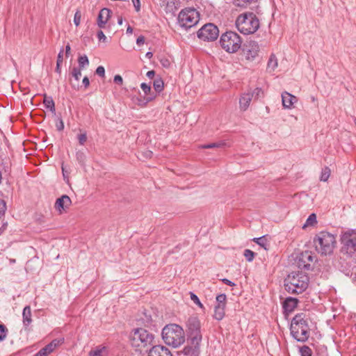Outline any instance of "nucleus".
<instances>
[{
  "label": "nucleus",
  "mask_w": 356,
  "mask_h": 356,
  "mask_svg": "<svg viewBox=\"0 0 356 356\" xmlns=\"http://www.w3.org/2000/svg\"><path fill=\"white\" fill-rule=\"evenodd\" d=\"M23 323L24 326H29L32 321L31 310L29 306H26L22 312Z\"/></svg>",
  "instance_id": "23"
},
{
  "label": "nucleus",
  "mask_w": 356,
  "mask_h": 356,
  "mask_svg": "<svg viewBox=\"0 0 356 356\" xmlns=\"http://www.w3.org/2000/svg\"><path fill=\"white\" fill-rule=\"evenodd\" d=\"M145 42V38L143 35L139 36L136 40V44L139 46L143 44Z\"/></svg>",
  "instance_id": "53"
},
{
  "label": "nucleus",
  "mask_w": 356,
  "mask_h": 356,
  "mask_svg": "<svg viewBox=\"0 0 356 356\" xmlns=\"http://www.w3.org/2000/svg\"><path fill=\"white\" fill-rule=\"evenodd\" d=\"M76 159L79 161V163H83L86 156L85 154L81 152H77L76 154Z\"/></svg>",
  "instance_id": "47"
},
{
  "label": "nucleus",
  "mask_w": 356,
  "mask_h": 356,
  "mask_svg": "<svg viewBox=\"0 0 356 356\" xmlns=\"http://www.w3.org/2000/svg\"><path fill=\"white\" fill-rule=\"evenodd\" d=\"M83 84L84 86V87L86 88L89 86L90 85V81H89V79L87 77V76H85L83 79Z\"/></svg>",
  "instance_id": "55"
},
{
  "label": "nucleus",
  "mask_w": 356,
  "mask_h": 356,
  "mask_svg": "<svg viewBox=\"0 0 356 356\" xmlns=\"http://www.w3.org/2000/svg\"><path fill=\"white\" fill-rule=\"evenodd\" d=\"M64 341L63 339H54L51 343L47 344L43 348L49 354L52 353L56 347L61 345Z\"/></svg>",
  "instance_id": "22"
},
{
  "label": "nucleus",
  "mask_w": 356,
  "mask_h": 356,
  "mask_svg": "<svg viewBox=\"0 0 356 356\" xmlns=\"http://www.w3.org/2000/svg\"><path fill=\"white\" fill-rule=\"evenodd\" d=\"M79 66L80 69H83L86 66L89 65V60L87 56H81L78 59Z\"/></svg>",
  "instance_id": "32"
},
{
  "label": "nucleus",
  "mask_w": 356,
  "mask_h": 356,
  "mask_svg": "<svg viewBox=\"0 0 356 356\" xmlns=\"http://www.w3.org/2000/svg\"><path fill=\"white\" fill-rule=\"evenodd\" d=\"M95 72H96V74L97 75H99L101 77H104V76H105V70H104V67L103 66L97 67V68L96 69Z\"/></svg>",
  "instance_id": "44"
},
{
  "label": "nucleus",
  "mask_w": 356,
  "mask_h": 356,
  "mask_svg": "<svg viewBox=\"0 0 356 356\" xmlns=\"http://www.w3.org/2000/svg\"><path fill=\"white\" fill-rule=\"evenodd\" d=\"M146 75L149 79H152L155 75V72L154 70L148 71Z\"/></svg>",
  "instance_id": "57"
},
{
  "label": "nucleus",
  "mask_w": 356,
  "mask_h": 356,
  "mask_svg": "<svg viewBox=\"0 0 356 356\" xmlns=\"http://www.w3.org/2000/svg\"><path fill=\"white\" fill-rule=\"evenodd\" d=\"M133 33V29L129 26L127 29V33L131 34Z\"/></svg>",
  "instance_id": "60"
},
{
  "label": "nucleus",
  "mask_w": 356,
  "mask_h": 356,
  "mask_svg": "<svg viewBox=\"0 0 356 356\" xmlns=\"http://www.w3.org/2000/svg\"><path fill=\"white\" fill-rule=\"evenodd\" d=\"M221 47L228 53H236L241 47L242 40L238 34L234 31H227L220 38Z\"/></svg>",
  "instance_id": "6"
},
{
  "label": "nucleus",
  "mask_w": 356,
  "mask_h": 356,
  "mask_svg": "<svg viewBox=\"0 0 356 356\" xmlns=\"http://www.w3.org/2000/svg\"><path fill=\"white\" fill-rule=\"evenodd\" d=\"M154 89L156 92H161L164 86L163 80L161 78H157L154 81L153 83Z\"/></svg>",
  "instance_id": "29"
},
{
  "label": "nucleus",
  "mask_w": 356,
  "mask_h": 356,
  "mask_svg": "<svg viewBox=\"0 0 356 356\" xmlns=\"http://www.w3.org/2000/svg\"><path fill=\"white\" fill-rule=\"evenodd\" d=\"M63 50H60V51L58 53V57H57L56 71V72H58L59 74L61 72V70H60V65L63 63Z\"/></svg>",
  "instance_id": "35"
},
{
  "label": "nucleus",
  "mask_w": 356,
  "mask_h": 356,
  "mask_svg": "<svg viewBox=\"0 0 356 356\" xmlns=\"http://www.w3.org/2000/svg\"><path fill=\"white\" fill-rule=\"evenodd\" d=\"M282 102L284 108H291L298 102V98L285 91L282 93Z\"/></svg>",
  "instance_id": "15"
},
{
  "label": "nucleus",
  "mask_w": 356,
  "mask_h": 356,
  "mask_svg": "<svg viewBox=\"0 0 356 356\" xmlns=\"http://www.w3.org/2000/svg\"><path fill=\"white\" fill-rule=\"evenodd\" d=\"M81 70L80 68L74 67L72 71V75L75 80L79 81L81 76Z\"/></svg>",
  "instance_id": "39"
},
{
  "label": "nucleus",
  "mask_w": 356,
  "mask_h": 356,
  "mask_svg": "<svg viewBox=\"0 0 356 356\" xmlns=\"http://www.w3.org/2000/svg\"><path fill=\"white\" fill-rule=\"evenodd\" d=\"M118 24H120V25H122V18L121 17H118Z\"/></svg>",
  "instance_id": "61"
},
{
  "label": "nucleus",
  "mask_w": 356,
  "mask_h": 356,
  "mask_svg": "<svg viewBox=\"0 0 356 356\" xmlns=\"http://www.w3.org/2000/svg\"><path fill=\"white\" fill-rule=\"evenodd\" d=\"M191 299L194 302V303L197 305L200 308H203V305L200 301L198 297L193 293H191Z\"/></svg>",
  "instance_id": "43"
},
{
  "label": "nucleus",
  "mask_w": 356,
  "mask_h": 356,
  "mask_svg": "<svg viewBox=\"0 0 356 356\" xmlns=\"http://www.w3.org/2000/svg\"><path fill=\"white\" fill-rule=\"evenodd\" d=\"M258 239H259V238H254L253 239V241H254L255 243H257L258 244Z\"/></svg>",
  "instance_id": "64"
},
{
  "label": "nucleus",
  "mask_w": 356,
  "mask_h": 356,
  "mask_svg": "<svg viewBox=\"0 0 356 356\" xmlns=\"http://www.w3.org/2000/svg\"><path fill=\"white\" fill-rule=\"evenodd\" d=\"M177 19L180 26L189 29L197 24L200 15L195 8H186L181 10Z\"/></svg>",
  "instance_id": "8"
},
{
  "label": "nucleus",
  "mask_w": 356,
  "mask_h": 356,
  "mask_svg": "<svg viewBox=\"0 0 356 356\" xmlns=\"http://www.w3.org/2000/svg\"><path fill=\"white\" fill-rule=\"evenodd\" d=\"M110 14L111 10L108 8H103L100 10L97 18V25L99 28H105L106 24L110 18Z\"/></svg>",
  "instance_id": "17"
},
{
  "label": "nucleus",
  "mask_w": 356,
  "mask_h": 356,
  "mask_svg": "<svg viewBox=\"0 0 356 356\" xmlns=\"http://www.w3.org/2000/svg\"><path fill=\"white\" fill-rule=\"evenodd\" d=\"M259 44L254 41H251L247 45V49L245 51V58L248 60H254L259 54Z\"/></svg>",
  "instance_id": "13"
},
{
  "label": "nucleus",
  "mask_w": 356,
  "mask_h": 356,
  "mask_svg": "<svg viewBox=\"0 0 356 356\" xmlns=\"http://www.w3.org/2000/svg\"><path fill=\"white\" fill-rule=\"evenodd\" d=\"M143 154V156L146 159L151 158L152 156V152L149 150H147V151L144 152Z\"/></svg>",
  "instance_id": "56"
},
{
  "label": "nucleus",
  "mask_w": 356,
  "mask_h": 356,
  "mask_svg": "<svg viewBox=\"0 0 356 356\" xmlns=\"http://www.w3.org/2000/svg\"><path fill=\"white\" fill-rule=\"evenodd\" d=\"M154 335L143 328L136 329L131 335V345L136 348H145L152 343Z\"/></svg>",
  "instance_id": "9"
},
{
  "label": "nucleus",
  "mask_w": 356,
  "mask_h": 356,
  "mask_svg": "<svg viewBox=\"0 0 356 356\" xmlns=\"http://www.w3.org/2000/svg\"><path fill=\"white\" fill-rule=\"evenodd\" d=\"M148 356H172V355L166 347L154 346L150 349Z\"/></svg>",
  "instance_id": "16"
},
{
  "label": "nucleus",
  "mask_w": 356,
  "mask_h": 356,
  "mask_svg": "<svg viewBox=\"0 0 356 356\" xmlns=\"http://www.w3.org/2000/svg\"><path fill=\"white\" fill-rule=\"evenodd\" d=\"M341 252L349 257L356 255V231L348 230L341 236Z\"/></svg>",
  "instance_id": "7"
},
{
  "label": "nucleus",
  "mask_w": 356,
  "mask_h": 356,
  "mask_svg": "<svg viewBox=\"0 0 356 356\" xmlns=\"http://www.w3.org/2000/svg\"><path fill=\"white\" fill-rule=\"evenodd\" d=\"M43 103L47 108L49 109L52 113H55V104L52 97L44 95Z\"/></svg>",
  "instance_id": "25"
},
{
  "label": "nucleus",
  "mask_w": 356,
  "mask_h": 356,
  "mask_svg": "<svg viewBox=\"0 0 356 356\" xmlns=\"http://www.w3.org/2000/svg\"><path fill=\"white\" fill-rule=\"evenodd\" d=\"M140 88L145 95L144 98V100L145 101V104H146L147 102H152L156 97V94L152 92L150 85L145 83H142Z\"/></svg>",
  "instance_id": "19"
},
{
  "label": "nucleus",
  "mask_w": 356,
  "mask_h": 356,
  "mask_svg": "<svg viewBox=\"0 0 356 356\" xmlns=\"http://www.w3.org/2000/svg\"><path fill=\"white\" fill-rule=\"evenodd\" d=\"M314 243L318 253L325 256L330 255L336 246V238L329 232H321L315 236Z\"/></svg>",
  "instance_id": "4"
},
{
  "label": "nucleus",
  "mask_w": 356,
  "mask_h": 356,
  "mask_svg": "<svg viewBox=\"0 0 356 356\" xmlns=\"http://www.w3.org/2000/svg\"><path fill=\"white\" fill-rule=\"evenodd\" d=\"M236 26L241 33L249 35L258 30L259 21L254 13H244L238 16Z\"/></svg>",
  "instance_id": "5"
},
{
  "label": "nucleus",
  "mask_w": 356,
  "mask_h": 356,
  "mask_svg": "<svg viewBox=\"0 0 356 356\" xmlns=\"http://www.w3.org/2000/svg\"><path fill=\"white\" fill-rule=\"evenodd\" d=\"M77 139L79 140V143L81 145H83L88 139L86 133L83 132V133H81L80 134H79L77 136Z\"/></svg>",
  "instance_id": "40"
},
{
  "label": "nucleus",
  "mask_w": 356,
  "mask_h": 356,
  "mask_svg": "<svg viewBox=\"0 0 356 356\" xmlns=\"http://www.w3.org/2000/svg\"><path fill=\"white\" fill-rule=\"evenodd\" d=\"M136 12H139L140 10V0H131Z\"/></svg>",
  "instance_id": "50"
},
{
  "label": "nucleus",
  "mask_w": 356,
  "mask_h": 356,
  "mask_svg": "<svg viewBox=\"0 0 356 356\" xmlns=\"http://www.w3.org/2000/svg\"><path fill=\"white\" fill-rule=\"evenodd\" d=\"M106 352V347H97L89 353L90 356H104Z\"/></svg>",
  "instance_id": "27"
},
{
  "label": "nucleus",
  "mask_w": 356,
  "mask_h": 356,
  "mask_svg": "<svg viewBox=\"0 0 356 356\" xmlns=\"http://www.w3.org/2000/svg\"><path fill=\"white\" fill-rule=\"evenodd\" d=\"M152 56H153V54L152 52H150V51L147 52L146 54H145V57L149 58V59L152 58Z\"/></svg>",
  "instance_id": "59"
},
{
  "label": "nucleus",
  "mask_w": 356,
  "mask_h": 356,
  "mask_svg": "<svg viewBox=\"0 0 356 356\" xmlns=\"http://www.w3.org/2000/svg\"><path fill=\"white\" fill-rule=\"evenodd\" d=\"M221 281H222L224 284H227V285H228V286H234L236 285L233 282H232V281H230L229 280L226 279V278H223V279H222V280H221Z\"/></svg>",
  "instance_id": "52"
},
{
  "label": "nucleus",
  "mask_w": 356,
  "mask_h": 356,
  "mask_svg": "<svg viewBox=\"0 0 356 356\" xmlns=\"http://www.w3.org/2000/svg\"><path fill=\"white\" fill-rule=\"evenodd\" d=\"M225 307L215 305L213 318L217 321H221L225 314Z\"/></svg>",
  "instance_id": "24"
},
{
  "label": "nucleus",
  "mask_w": 356,
  "mask_h": 356,
  "mask_svg": "<svg viewBox=\"0 0 356 356\" xmlns=\"http://www.w3.org/2000/svg\"><path fill=\"white\" fill-rule=\"evenodd\" d=\"M258 245L261 247L264 248L265 250H267L268 248V239L266 238V236H263L261 237H259L258 239Z\"/></svg>",
  "instance_id": "34"
},
{
  "label": "nucleus",
  "mask_w": 356,
  "mask_h": 356,
  "mask_svg": "<svg viewBox=\"0 0 356 356\" xmlns=\"http://www.w3.org/2000/svg\"><path fill=\"white\" fill-rule=\"evenodd\" d=\"M290 330L292 337L298 341L305 342L308 339L309 327L305 314H298L293 318Z\"/></svg>",
  "instance_id": "3"
},
{
  "label": "nucleus",
  "mask_w": 356,
  "mask_h": 356,
  "mask_svg": "<svg viewBox=\"0 0 356 356\" xmlns=\"http://www.w3.org/2000/svg\"><path fill=\"white\" fill-rule=\"evenodd\" d=\"M168 60H165L164 62L162 63V65L164 66V67H167L168 65Z\"/></svg>",
  "instance_id": "62"
},
{
  "label": "nucleus",
  "mask_w": 356,
  "mask_h": 356,
  "mask_svg": "<svg viewBox=\"0 0 356 356\" xmlns=\"http://www.w3.org/2000/svg\"><path fill=\"white\" fill-rule=\"evenodd\" d=\"M243 255L247 259V261H252L254 257L255 254L252 250L246 249L244 251Z\"/></svg>",
  "instance_id": "37"
},
{
  "label": "nucleus",
  "mask_w": 356,
  "mask_h": 356,
  "mask_svg": "<svg viewBox=\"0 0 356 356\" xmlns=\"http://www.w3.org/2000/svg\"><path fill=\"white\" fill-rule=\"evenodd\" d=\"M56 127L58 131H62L64 129V124L61 119L59 120V122L56 124Z\"/></svg>",
  "instance_id": "54"
},
{
  "label": "nucleus",
  "mask_w": 356,
  "mask_h": 356,
  "mask_svg": "<svg viewBox=\"0 0 356 356\" xmlns=\"http://www.w3.org/2000/svg\"><path fill=\"white\" fill-rule=\"evenodd\" d=\"M7 332L8 329L3 324H0V341H3L6 338Z\"/></svg>",
  "instance_id": "36"
},
{
  "label": "nucleus",
  "mask_w": 356,
  "mask_h": 356,
  "mask_svg": "<svg viewBox=\"0 0 356 356\" xmlns=\"http://www.w3.org/2000/svg\"><path fill=\"white\" fill-rule=\"evenodd\" d=\"M250 94H254V98H258L260 97L261 94L263 93L262 90L261 88H255L253 91L252 92H249Z\"/></svg>",
  "instance_id": "46"
},
{
  "label": "nucleus",
  "mask_w": 356,
  "mask_h": 356,
  "mask_svg": "<svg viewBox=\"0 0 356 356\" xmlns=\"http://www.w3.org/2000/svg\"><path fill=\"white\" fill-rule=\"evenodd\" d=\"M10 264H14V263H15V259H10Z\"/></svg>",
  "instance_id": "63"
},
{
  "label": "nucleus",
  "mask_w": 356,
  "mask_h": 356,
  "mask_svg": "<svg viewBox=\"0 0 356 356\" xmlns=\"http://www.w3.org/2000/svg\"><path fill=\"white\" fill-rule=\"evenodd\" d=\"M70 45L68 44L66 45V47H65V54H66V56H68L69 54H70Z\"/></svg>",
  "instance_id": "58"
},
{
  "label": "nucleus",
  "mask_w": 356,
  "mask_h": 356,
  "mask_svg": "<svg viewBox=\"0 0 356 356\" xmlns=\"http://www.w3.org/2000/svg\"><path fill=\"white\" fill-rule=\"evenodd\" d=\"M162 339L164 342L173 348H178L185 341L183 328L175 323L166 325L162 330Z\"/></svg>",
  "instance_id": "2"
},
{
  "label": "nucleus",
  "mask_w": 356,
  "mask_h": 356,
  "mask_svg": "<svg viewBox=\"0 0 356 356\" xmlns=\"http://www.w3.org/2000/svg\"><path fill=\"white\" fill-rule=\"evenodd\" d=\"M314 260V257L309 252H305L301 254L298 261V267L309 270L310 268L311 262Z\"/></svg>",
  "instance_id": "14"
},
{
  "label": "nucleus",
  "mask_w": 356,
  "mask_h": 356,
  "mask_svg": "<svg viewBox=\"0 0 356 356\" xmlns=\"http://www.w3.org/2000/svg\"><path fill=\"white\" fill-rule=\"evenodd\" d=\"M97 35L99 41H102L104 42L106 41V37L105 36L102 31H99L97 32Z\"/></svg>",
  "instance_id": "48"
},
{
  "label": "nucleus",
  "mask_w": 356,
  "mask_h": 356,
  "mask_svg": "<svg viewBox=\"0 0 356 356\" xmlns=\"http://www.w3.org/2000/svg\"><path fill=\"white\" fill-rule=\"evenodd\" d=\"M6 209V206L5 202L3 200L0 199V217H1L4 214Z\"/></svg>",
  "instance_id": "45"
},
{
  "label": "nucleus",
  "mask_w": 356,
  "mask_h": 356,
  "mask_svg": "<svg viewBox=\"0 0 356 356\" xmlns=\"http://www.w3.org/2000/svg\"><path fill=\"white\" fill-rule=\"evenodd\" d=\"M298 300L295 298L289 297L286 298L283 304V308L286 312H291L297 307Z\"/></svg>",
  "instance_id": "21"
},
{
  "label": "nucleus",
  "mask_w": 356,
  "mask_h": 356,
  "mask_svg": "<svg viewBox=\"0 0 356 356\" xmlns=\"http://www.w3.org/2000/svg\"><path fill=\"white\" fill-rule=\"evenodd\" d=\"M187 327L193 346L195 348H199L202 339L199 319L195 316L190 317L187 321Z\"/></svg>",
  "instance_id": "10"
},
{
  "label": "nucleus",
  "mask_w": 356,
  "mask_h": 356,
  "mask_svg": "<svg viewBox=\"0 0 356 356\" xmlns=\"http://www.w3.org/2000/svg\"><path fill=\"white\" fill-rule=\"evenodd\" d=\"M302 356H312V350L307 346H304L300 348Z\"/></svg>",
  "instance_id": "41"
},
{
  "label": "nucleus",
  "mask_w": 356,
  "mask_h": 356,
  "mask_svg": "<svg viewBox=\"0 0 356 356\" xmlns=\"http://www.w3.org/2000/svg\"><path fill=\"white\" fill-rule=\"evenodd\" d=\"M219 31L213 24L204 25L198 31L197 37L204 41H213L217 39Z\"/></svg>",
  "instance_id": "11"
},
{
  "label": "nucleus",
  "mask_w": 356,
  "mask_h": 356,
  "mask_svg": "<svg viewBox=\"0 0 356 356\" xmlns=\"http://www.w3.org/2000/svg\"><path fill=\"white\" fill-rule=\"evenodd\" d=\"M161 7H164L166 12L173 13L178 9L179 0H159Z\"/></svg>",
  "instance_id": "18"
},
{
  "label": "nucleus",
  "mask_w": 356,
  "mask_h": 356,
  "mask_svg": "<svg viewBox=\"0 0 356 356\" xmlns=\"http://www.w3.org/2000/svg\"><path fill=\"white\" fill-rule=\"evenodd\" d=\"M308 285L309 277L301 271L292 272L284 280L285 289L290 293H302L307 289Z\"/></svg>",
  "instance_id": "1"
},
{
  "label": "nucleus",
  "mask_w": 356,
  "mask_h": 356,
  "mask_svg": "<svg viewBox=\"0 0 356 356\" xmlns=\"http://www.w3.org/2000/svg\"><path fill=\"white\" fill-rule=\"evenodd\" d=\"M277 59L274 54L270 55L268 61L267 69L268 71L272 72L277 67Z\"/></svg>",
  "instance_id": "26"
},
{
  "label": "nucleus",
  "mask_w": 356,
  "mask_h": 356,
  "mask_svg": "<svg viewBox=\"0 0 356 356\" xmlns=\"http://www.w3.org/2000/svg\"><path fill=\"white\" fill-rule=\"evenodd\" d=\"M253 97L254 94H250V92L243 93L239 99L240 108L243 111L247 110Z\"/></svg>",
  "instance_id": "20"
},
{
  "label": "nucleus",
  "mask_w": 356,
  "mask_h": 356,
  "mask_svg": "<svg viewBox=\"0 0 356 356\" xmlns=\"http://www.w3.org/2000/svg\"><path fill=\"white\" fill-rule=\"evenodd\" d=\"M81 11L80 10H77L75 14H74V24L78 26H79L80 24V22H81Z\"/></svg>",
  "instance_id": "42"
},
{
  "label": "nucleus",
  "mask_w": 356,
  "mask_h": 356,
  "mask_svg": "<svg viewBox=\"0 0 356 356\" xmlns=\"http://www.w3.org/2000/svg\"><path fill=\"white\" fill-rule=\"evenodd\" d=\"M72 204L71 199L67 195H63L58 198L55 202V209L62 213L66 209L69 208Z\"/></svg>",
  "instance_id": "12"
},
{
  "label": "nucleus",
  "mask_w": 356,
  "mask_h": 356,
  "mask_svg": "<svg viewBox=\"0 0 356 356\" xmlns=\"http://www.w3.org/2000/svg\"><path fill=\"white\" fill-rule=\"evenodd\" d=\"M216 305L221 307H225L226 306V301H227V296L225 294L222 293L219 294L216 296Z\"/></svg>",
  "instance_id": "31"
},
{
  "label": "nucleus",
  "mask_w": 356,
  "mask_h": 356,
  "mask_svg": "<svg viewBox=\"0 0 356 356\" xmlns=\"http://www.w3.org/2000/svg\"><path fill=\"white\" fill-rule=\"evenodd\" d=\"M113 81L115 83L120 85V86L122 85V83H123L122 77L119 74H117L114 76Z\"/></svg>",
  "instance_id": "49"
},
{
  "label": "nucleus",
  "mask_w": 356,
  "mask_h": 356,
  "mask_svg": "<svg viewBox=\"0 0 356 356\" xmlns=\"http://www.w3.org/2000/svg\"><path fill=\"white\" fill-rule=\"evenodd\" d=\"M330 174H331L330 169L327 166L324 167L321 171L320 180L321 181H327L330 176Z\"/></svg>",
  "instance_id": "30"
},
{
  "label": "nucleus",
  "mask_w": 356,
  "mask_h": 356,
  "mask_svg": "<svg viewBox=\"0 0 356 356\" xmlns=\"http://www.w3.org/2000/svg\"><path fill=\"white\" fill-rule=\"evenodd\" d=\"M225 145L224 143H213L208 145L201 146L202 148L210 149V148H218L221 147Z\"/></svg>",
  "instance_id": "38"
},
{
  "label": "nucleus",
  "mask_w": 356,
  "mask_h": 356,
  "mask_svg": "<svg viewBox=\"0 0 356 356\" xmlns=\"http://www.w3.org/2000/svg\"><path fill=\"white\" fill-rule=\"evenodd\" d=\"M49 353L42 348L34 356H47Z\"/></svg>",
  "instance_id": "51"
},
{
  "label": "nucleus",
  "mask_w": 356,
  "mask_h": 356,
  "mask_svg": "<svg viewBox=\"0 0 356 356\" xmlns=\"http://www.w3.org/2000/svg\"><path fill=\"white\" fill-rule=\"evenodd\" d=\"M316 223V216L315 213H312L307 218L305 223L302 226V229H305L309 226H314Z\"/></svg>",
  "instance_id": "28"
},
{
  "label": "nucleus",
  "mask_w": 356,
  "mask_h": 356,
  "mask_svg": "<svg viewBox=\"0 0 356 356\" xmlns=\"http://www.w3.org/2000/svg\"><path fill=\"white\" fill-rule=\"evenodd\" d=\"M258 0H236V5L241 7H246L252 3H255Z\"/></svg>",
  "instance_id": "33"
}]
</instances>
